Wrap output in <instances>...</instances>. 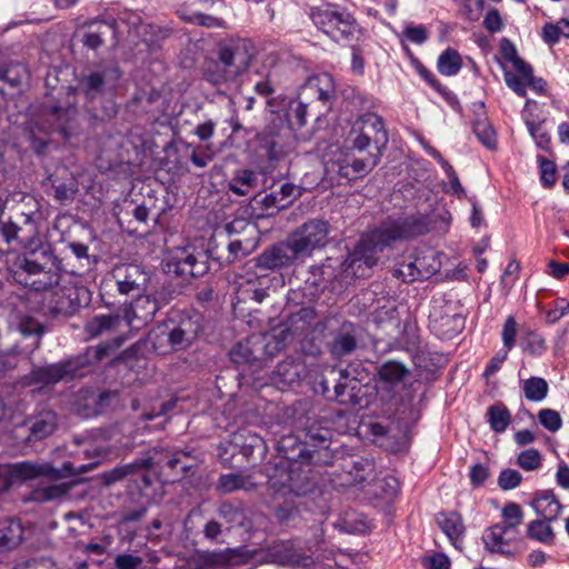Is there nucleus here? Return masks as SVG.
<instances>
[{
    "label": "nucleus",
    "mask_w": 569,
    "mask_h": 569,
    "mask_svg": "<svg viewBox=\"0 0 569 569\" xmlns=\"http://www.w3.org/2000/svg\"><path fill=\"white\" fill-rule=\"evenodd\" d=\"M121 77L122 71L117 64L107 66L101 71L84 76L79 81L78 89L69 88L66 101L44 104L39 118L31 122L30 134L33 149L41 153L47 146L44 138L36 136V128L43 133H58L66 141L79 136L82 131L83 119L76 106L78 90L82 91L87 99L92 100L103 92L106 86L113 88Z\"/></svg>",
    "instance_id": "f257e3e1"
},
{
    "label": "nucleus",
    "mask_w": 569,
    "mask_h": 569,
    "mask_svg": "<svg viewBox=\"0 0 569 569\" xmlns=\"http://www.w3.org/2000/svg\"><path fill=\"white\" fill-rule=\"evenodd\" d=\"M427 231V222L421 217L386 220L378 228L362 234L350 254L351 264L362 262L371 268L377 264L379 253L392 242L418 237Z\"/></svg>",
    "instance_id": "f03ea898"
},
{
    "label": "nucleus",
    "mask_w": 569,
    "mask_h": 569,
    "mask_svg": "<svg viewBox=\"0 0 569 569\" xmlns=\"http://www.w3.org/2000/svg\"><path fill=\"white\" fill-rule=\"evenodd\" d=\"M99 463L100 460L89 465H81L77 469L69 461L64 462L61 469L54 468L50 462L20 461L7 463L0 466V480L2 489L9 490L11 487L21 486L29 480L39 478L56 481L71 475L84 473L94 469Z\"/></svg>",
    "instance_id": "7ed1b4c3"
},
{
    "label": "nucleus",
    "mask_w": 569,
    "mask_h": 569,
    "mask_svg": "<svg viewBox=\"0 0 569 569\" xmlns=\"http://www.w3.org/2000/svg\"><path fill=\"white\" fill-rule=\"evenodd\" d=\"M108 353V346L100 345L83 356H77L64 361L56 362L44 367L34 368L23 378L26 386L46 387L60 381H69L74 378L84 377L89 372L90 357L94 360H102Z\"/></svg>",
    "instance_id": "20e7f679"
},
{
    "label": "nucleus",
    "mask_w": 569,
    "mask_h": 569,
    "mask_svg": "<svg viewBox=\"0 0 569 569\" xmlns=\"http://www.w3.org/2000/svg\"><path fill=\"white\" fill-rule=\"evenodd\" d=\"M60 261L46 251L29 253L16 272L18 281L36 291H51L62 281Z\"/></svg>",
    "instance_id": "39448f33"
},
{
    "label": "nucleus",
    "mask_w": 569,
    "mask_h": 569,
    "mask_svg": "<svg viewBox=\"0 0 569 569\" xmlns=\"http://www.w3.org/2000/svg\"><path fill=\"white\" fill-rule=\"evenodd\" d=\"M248 66L249 58L239 43H221L218 58L207 62L204 77L214 86L224 84L234 81Z\"/></svg>",
    "instance_id": "423d86ee"
},
{
    "label": "nucleus",
    "mask_w": 569,
    "mask_h": 569,
    "mask_svg": "<svg viewBox=\"0 0 569 569\" xmlns=\"http://www.w3.org/2000/svg\"><path fill=\"white\" fill-rule=\"evenodd\" d=\"M313 24L333 41H349L359 30V24L348 9L327 3L311 9Z\"/></svg>",
    "instance_id": "0eeeda50"
},
{
    "label": "nucleus",
    "mask_w": 569,
    "mask_h": 569,
    "mask_svg": "<svg viewBox=\"0 0 569 569\" xmlns=\"http://www.w3.org/2000/svg\"><path fill=\"white\" fill-rule=\"evenodd\" d=\"M351 149L359 152H380L386 148L389 137L382 117L367 112L357 118L348 137Z\"/></svg>",
    "instance_id": "6e6552de"
},
{
    "label": "nucleus",
    "mask_w": 569,
    "mask_h": 569,
    "mask_svg": "<svg viewBox=\"0 0 569 569\" xmlns=\"http://www.w3.org/2000/svg\"><path fill=\"white\" fill-rule=\"evenodd\" d=\"M441 262L438 252L431 248H418L402 257L396 264L392 276L403 282L427 280L439 272Z\"/></svg>",
    "instance_id": "1a4fd4ad"
},
{
    "label": "nucleus",
    "mask_w": 569,
    "mask_h": 569,
    "mask_svg": "<svg viewBox=\"0 0 569 569\" xmlns=\"http://www.w3.org/2000/svg\"><path fill=\"white\" fill-rule=\"evenodd\" d=\"M330 224L323 219H309L288 236L293 257H310L329 242Z\"/></svg>",
    "instance_id": "9d476101"
},
{
    "label": "nucleus",
    "mask_w": 569,
    "mask_h": 569,
    "mask_svg": "<svg viewBox=\"0 0 569 569\" xmlns=\"http://www.w3.org/2000/svg\"><path fill=\"white\" fill-rule=\"evenodd\" d=\"M91 293L84 286H78L71 281L59 282L49 292L48 306L53 313L72 315L79 308L88 306Z\"/></svg>",
    "instance_id": "9b49d317"
},
{
    "label": "nucleus",
    "mask_w": 569,
    "mask_h": 569,
    "mask_svg": "<svg viewBox=\"0 0 569 569\" xmlns=\"http://www.w3.org/2000/svg\"><path fill=\"white\" fill-rule=\"evenodd\" d=\"M465 319L455 311L452 303L442 298L433 299L429 312V327L441 339H451L463 329Z\"/></svg>",
    "instance_id": "f8f14e48"
},
{
    "label": "nucleus",
    "mask_w": 569,
    "mask_h": 569,
    "mask_svg": "<svg viewBox=\"0 0 569 569\" xmlns=\"http://www.w3.org/2000/svg\"><path fill=\"white\" fill-rule=\"evenodd\" d=\"M0 234L12 249L30 250L29 253L38 252L37 248L41 243L38 223L26 214L22 216L21 224L12 221L1 223Z\"/></svg>",
    "instance_id": "ddd939ff"
},
{
    "label": "nucleus",
    "mask_w": 569,
    "mask_h": 569,
    "mask_svg": "<svg viewBox=\"0 0 569 569\" xmlns=\"http://www.w3.org/2000/svg\"><path fill=\"white\" fill-rule=\"evenodd\" d=\"M292 132L286 119L279 113H272V118L260 133L262 147L270 160H279L290 149Z\"/></svg>",
    "instance_id": "4468645a"
},
{
    "label": "nucleus",
    "mask_w": 569,
    "mask_h": 569,
    "mask_svg": "<svg viewBox=\"0 0 569 569\" xmlns=\"http://www.w3.org/2000/svg\"><path fill=\"white\" fill-rule=\"evenodd\" d=\"M208 269L206 254L191 246L172 250L167 261L168 272L184 278L200 277Z\"/></svg>",
    "instance_id": "2eb2a0df"
},
{
    "label": "nucleus",
    "mask_w": 569,
    "mask_h": 569,
    "mask_svg": "<svg viewBox=\"0 0 569 569\" xmlns=\"http://www.w3.org/2000/svg\"><path fill=\"white\" fill-rule=\"evenodd\" d=\"M171 338V348L180 351L192 345L202 329L199 315L174 312L166 321Z\"/></svg>",
    "instance_id": "dca6fc26"
},
{
    "label": "nucleus",
    "mask_w": 569,
    "mask_h": 569,
    "mask_svg": "<svg viewBox=\"0 0 569 569\" xmlns=\"http://www.w3.org/2000/svg\"><path fill=\"white\" fill-rule=\"evenodd\" d=\"M148 281L146 272L138 264H122L112 270L111 278L104 280L102 288L113 283L121 295H130L140 291Z\"/></svg>",
    "instance_id": "f3484780"
},
{
    "label": "nucleus",
    "mask_w": 569,
    "mask_h": 569,
    "mask_svg": "<svg viewBox=\"0 0 569 569\" xmlns=\"http://www.w3.org/2000/svg\"><path fill=\"white\" fill-rule=\"evenodd\" d=\"M271 560L281 566L308 568L313 558L307 553L298 539L276 542L269 549Z\"/></svg>",
    "instance_id": "a211bd4d"
},
{
    "label": "nucleus",
    "mask_w": 569,
    "mask_h": 569,
    "mask_svg": "<svg viewBox=\"0 0 569 569\" xmlns=\"http://www.w3.org/2000/svg\"><path fill=\"white\" fill-rule=\"evenodd\" d=\"M160 309L159 302L150 296H138L123 309L122 319L131 329L139 330L153 320Z\"/></svg>",
    "instance_id": "6ab92c4d"
},
{
    "label": "nucleus",
    "mask_w": 569,
    "mask_h": 569,
    "mask_svg": "<svg viewBox=\"0 0 569 569\" xmlns=\"http://www.w3.org/2000/svg\"><path fill=\"white\" fill-rule=\"evenodd\" d=\"M358 347V330L355 323L345 321L331 333L327 349L331 358L340 360L355 352Z\"/></svg>",
    "instance_id": "aec40b11"
},
{
    "label": "nucleus",
    "mask_w": 569,
    "mask_h": 569,
    "mask_svg": "<svg viewBox=\"0 0 569 569\" xmlns=\"http://www.w3.org/2000/svg\"><path fill=\"white\" fill-rule=\"evenodd\" d=\"M307 375L308 369L301 356L288 357L277 365L271 381L278 389L283 390L298 383Z\"/></svg>",
    "instance_id": "412c9836"
},
{
    "label": "nucleus",
    "mask_w": 569,
    "mask_h": 569,
    "mask_svg": "<svg viewBox=\"0 0 569 569\" xmlns=\"http://www.w3.org/2000/svg\"><path fill=\"white\" fill-rule=\"evenodd\" d=\"M380 158V152H372L361 158L348 153L337 160V172L342 178L355 180L372 171Z\"/></svg>",
    "instance_id": "4be33fe9"
},
{
    "label": "nucleus",
    "mask_w": 569,
    "mask_h": 569,
    "mask_svg": "<svg viewBox=\"0 0 569 569\" xmlns=\"http://www.w3.org/2000/svg\"><path fill=\"white\" fill-rule=\"evenodd\" d=\"M107 39H113L117 41L116 20H96L87 23L83 30L81 42L88 49L97 50L106 43Z\"/></svg>",
    "instance_id": "5701e85b"
},
{
    "label": "nucleus",
    "mask_w": 569,
    "mask_h": 569,
    "mask_svg": "<svg viewBox=\"0 0 569 569\" xmlns=\"http://www.w3.org/2000/svg\"><path fill=\"white\" fill-rule=\"evenodd\" d=\"M335 93L332 77L329 73H320L308 78L300 92V99L317 98L326 104L335 98Z\"/></svg>",
    "instance_id": "b1692460"
},
{
    "label": "nucleus",
    "mask_w": 569,
    "mask_h": 569,
    "mask_svg": "<svg viewBox=\"0 0 569 569\" xmlns=\"http://www.w3.org/2000/svg\"><path fill=\"white\" fill-rule=\"evenodd\" d=\"M517 538V535L498 523L487 528L482 533L485 548L492 553L509 555L510 547Z\"/></svg>",
    "instance_id": "393cba45"
},
{
    "label": "nucleus",
    "mask_w": 569,
    "mask_h": 569,
    "mask_svg": "<svg viewBox=\"0 0 569 569\" xmlns=\"http://www.w3.org/2000/svg\"><path fill=\"white\" fill-rule=\"evenodd\" d=\"M293 253L290 252L288 239L283 243L274 244L260 253L256 258V264L262 270H274L289 266L295 259Z\"/></svg>",
    "instance_id": "a878e982"
},
{
    "label": "nucleus",
    "mask_w": 569,
    "mask_h": 569,
    "mask_svg": "<svg viewBox=\"0 0 569 569\" xmlns=\"http://www.w3.org/2000/svg\"><path fill=\"white\" fill-rule=\"evenodd\" d=\"M120 21L128 27V33L129 37L132 38V41L134 38H138L144 42L147 47H151L156 43L160 29L153 24L143 22L138 13L126 12L123 17L120 18Z\"/></svg>",
    "instance_id": "bb28decb"
},
{
    "label": "nucleus",
    "mask_w": 569,
    "mask_h": 569,
    "mask_svg": "<svg viewBox=\"0 0 569 569\" xmlns=\"http://www.w3.org/2000/svg\"><path fill=\"white\" fill-rule=\"evenodd\" d=\"M120 21L128 27V33L129 37L132 38V41L134 38H138L144 42L147 47H151L156 43L160 29L153 24L143 22L138 13L126 12L123 17L120 18Z\"/></svg>",
    "instance_id": "cd10ccee"
},
{
    "label": "nucleus",
    "mask_w": 569,
    "mask_h": 569,
    "mask_svg": "<svg viewBox=\"0 0 569 569\" xmlns=\"http://www.w3.org/2000/svg\"><path fill=\"white\" fill-rule=\"evenodd\" d=\"M436 521L452 546L461 549L466 533L461 515L456 511H441L437 513Z\"/></svg>",
    "instance_id": "c85d7f7f"
},
{
    "label": "nucleus",
    "mask_w": 569,
    "mask_h": 569,
    "mask_svg": "<svg viewBox=\"0 0 569 569\" xmlns=\"http://www.w3.org/2000/svg\"><path fill=\"white\" fill-rule=\"evenodd\" d=\"M28 68L20 62L9 63L0 71V93L12 96L29 79Z\"/></svg>",
    "instance_id": "c756f323"
},
{
    "label": "nucleus",
    "mask_w": 569,
    "mask_h": 569,
    "mask_svg": "<svg viewBox=\"0 0 569 569\" xmlns=\"http://www.w3.org/2000/svg\"><path fill=\"white\" fill-rule=\"evenodd\" d=\"M268 489L274 495L286 496L291 491V468L290 461H280L267 471Z\"/></svg>",
    "instance_id": "7c9ffc66"
},
{
    "label": "nucleus",
    "mask_w": 569,
    "mask_h": 569,
    "mask_svg": "<svg viewBox=\"0 0 569 569\" xmlns=\"http://www.w3.org/2000/svg\"><path fill=\"white\" fill-rule=\"evenodd\" d=\"M292 477L291 491L296 496H305L315 487L313 477L311 475V463L305 461H290Z\"/></svg>",
    "instance_id": "2f4dec72"
},
{
    "label": "nucleus",
    "mask_w": 569,
    "mask_h": 569,
    "mask_svg": "<svg viewBox=\"0 0 569 569\" xmlns=\"http://www.w3.org/2000/svg\"><path fill=\"white\" fill-rule=\"evenodd\" d=\"M532 508L546 521H552L558 518L562 506L552 490H540L535 493L531 502Z\"/></svg>",
    "instance_id": "473e14b6"
},
{
    "label": "nucleus",
    "mask_w": 569,
    "mask_h": 569,
    "mask_svg": "<svg viewBox=\"0 0 569 569\" xmlns=\"http://www.w3.org/2000/svg\"><path fill=\"white\" fill-rule=\"evenodd\" d=\"M112 393L110 391L96 392L92 390H86L82 393L81 399L84 405L79 403L78 411L83 418H91L102 413L109 406Z\"/></svg>",
    "instance_id": "72a5a7b5"
},
{
    "label": "nucleus",
    "mask_w": 569,
    "mask_h": 569,
    "mask_svg": "<svg viewBox=\"0 0 569 569\" xmlns=\"http://www.w3.org/2000/svg\"><path fill=\"white\" fill-rule=\"evenodd\" d=\"M177 13L179 17L188 23L204 27L208 29H226L227 22L219 17L202 13L198 11L190 10L189 8L182 6L178 9Z\"/></svg>",
    "instance_id": "f704fd0d"
},
{
    "label": "nucleus",
    "mask_w": 569,
    "mask_h": 569,
    "mask_svg": "<svg viewBox=\"0 0 569 569\" xmlns=\"http://www.w3.org/2000/svg\"><path fill=\"white\" fill-rule=\"evenodd\" d=\"M23 538L21 522L13 518L0 521V548L13 549L20 545Z\"/></svg>",
    "instance_id": "c9c22d12"
},
{
    "label": "nucleus",
    "mask_w": 569,
    "mask_h": 569,
    "mask_svg": "<svg viewBox=\"0 0 569 569\" xmlns=\"http://www.w3.org/2000/svg\"><path fill=\"white\" fill-rule=\"evenodd\" d=\"M486 420L495 433H502L508 429L512 417L510 410L503 402H496L488 407Z\"/></svg>",
    "instance_id": "e433bc0d"
},
{
    "label": "nucleus",
    "mask_w": 569,
    "mask_h": 569,
    "mask_svg": "<svg viewBox=\"0 0 569 569\" xmlns=\"http://www.w3.org/2000/svg\"><path fill=\"white\" fill-rule=\"evenodd\" d=\"M231 443L239 448L240 453L246 458L251 457L254 449L264 447L263 439L246 428L240 429L232 435Z\"/></svg>",
    "instance_id": "4c0bfd02"
},
{
    "label": "nucleus",
    "mask_w": 569,
    "mask_h": 569,
    "mask_svg": "<svg viewBox=\"0 0 569 569\" xmlns=\"http://www.w3.org/2000/svg\"><path fill=\"white\" fill-rule=\"evenodd\" d=\"M348 473L351 477L350 485L360 487L362 490H366L369 483H372V478H376L373 462L362 458L353 461Z\"/></svg>",
    "instance_id": "58836bf2"
},
{
    "label": "nucleus",
    "mask_w": 569,
    "mask_h": 569,
    "mask_svg": "<svg viewBox=\"0 0 569 569\" xmlns=\"http://www.w3.org/2000/svg\"><path fill=\"white\" fill-rule=\"evenodd\" d=\"M413 66L418 74L426 81L428 86H430L433 90H436L448 103L451 106L458 103L456 94L450 91L446 86H443L435 76V73L429 70L422 62L415 59Z\"/></svg>",
    "instance_id": "ea45409f"
},
{
    "label": "nucleus",
    "mask_w": 569,
    "mask_h": 569,
    "mask_svg": "<svg viewBox=\"0 0 569 569\" xmlns=\"http://www.w3.org/2000/svg\"><path fill=\"white\" fill-rule=\"evenodd\" d=\"M462 57L458 50L447 48L443 50L437 60L438 71L446 77H453L458 74L462 68Z\"/></svg>",
    "instance_id": "a19ab883"
},
{
    "label": "nucleus",
    "mask_w": 569,
    "mask_h": 569,
    "mask_svg": "<svg viewBox=\"0 0 569 569\" xmlns=\"http://www.w3.org/2000/svg\"><path fill=\"white\" fill-rule=\"evenodd\" d=\"M409 375V369L396 360L383 362L378 370L380 380L392 386L402 382Z\"/></svg>",
    "instance_id": "79ce46f5"
},
{
    "label": "nucleus",
    "mask_w": 569,
    "mask_h": 569,
    "mask_svg": "<svg viewBox=\"0 0 569 569\" xmlns=\"http://www.w3.org/2000/svg\"><path fill=\"white\" fill-rule=\"evenodd\" d=\"M521 390L527 400L541 402L548 396L549 385L541 377H530L521 381Z\"/></svg>",
    "instance_id": "37998d69"
},
{
    "label": "nucleus",
    "mask_w": 569,
    "mask_h": 569,
    "mask_svg": "<svg viewBox=\"0 0 569 569\" xmlns=\"http://www.w3.org/2000/svg\"><path fill=\"white\" fill-rule=\"evenodd\" d=\"M367 492L375 498L391 500L393 499L399 489L398 481L392 477L372 478V483H369Z\"/></svg>",
    "instance_id": "c03bdc74"
},
{
    "label": "nucleus",
    "mask_w": 569,
    "mask_h": 569,
    "mask_svg": "<svg viewBox=\"0 0 569 569\" xmlns=\"http://www.w3.org/2000/svg\"><path fill=\"white\" fill-rule=\"evenodd\" d=\"M122 318L119 315H100L93 317L86 325V331L90 337H98L119 327Z\"/></svg>",
    "instance_id": "a18cd8bd"
},
{
    "label": "nucleus",
    "mask_w": 569,
    "mask_h": 569,
    "mask_svg": "<svg viewBox=\"0 0 569 569\" xmlns=\"http://www.w3.org/2000/svg\"><path fill=\"white\" fill-rule=\"evenodd\" d=\"M473 132L478 140L489 150L497 149V133L486 117L478 118L472 124Z\"/></svg>",
    "instance_id": "49530a36"
},
{
    "label": "nucleus",
    "mask_w": 569,
    "mask_h": 569,
    "mask_svg": "<svg viewBox=\"0 0 569 569\" xmlns=\"http://www.w3.org/2000/svg\"><path fill=\"white\" fill-rule=\"evenodd\" d=\"M56 427L57 416L51 411H47L36 418L30 427V432L33 439L40 440L50 436L56 430Z\"/></svg>",
    "instance_id": "de8ad7c7"
},
{
    "label": "nucleus",
    "mask_w": 569,
    "mask_h": 569,
    "mask_svg": "<svg viewBox=\"0 0 569 569\" xmlns=\"http://www.w3.org/2000/svg\"><path fill=\"white\" fill-rule=\"evenodd\" d=\"M148 341L152 349L159 355H166L174 351L171 348V338L166 321L152 329L148 336Z\"/></svg>",
    "instance_id": "09e8293b"
},
{
    "label": "nucleus",
    "mask_w": 569,
    "mask_h": 569,
    "mask_svg": "<svg viewBox=\"0 0 569 569\" xmlns=\"http://www.w3.org/2000/svg\"><path fill=\"white\" fill-rule=\"evenodd\" d=\"M149 467H151L150 459H140L131 463L116 467L110 472L106 473L104 479L107 483H113L139 470L148 469Z\"/></svg>",
    "instance_id": "8fccbe9b"
},
{
    "label": "nucleus",
    "mask_w": 569,
    "mask_h": 569,
    "mask_svg": "<svg viewBox=\"0 0 569 569\" xmlns=\"http://www.w3.org/2000/svg\"><path fill=\"white\" fill-rule=\"evenodd\" d=\"M501 517L502 521L499 525H502L518 536L519 527L523 521V511L521 507L516 502H509L502 508Z\"/></svg>",
    "instance_id": "3c124183"
},
{
    "label": "nucleus",
    "mask_w": 569,
    "mask_h": 569,
    "mask_svg": "<svg viewBox=\"0 0 569 569\" xmlns=\"http://www.w3.org/2000/svg\"><path fill=\"white\" fill-rule=\"evenodd\" d=\"M197 458L191 455V451L179 450L168 459L167 466L171 470L179 471L181 476H188L197 466Z\"/></svg>",
    "instance_id": "603ef678"
},
{
    "label": "nucleus",
    "mask_w": 569,
    "mask_h": 569,
    "mask_svg": "<svg viewBox=\"0 0 569 569\" xmlns=\"http://www.w3.org/2000/svg\"><path fill=\"white\" fill-rule=\"evenodd\" d=\"M69 487L64 483L60 485H51L42 488H37L31 491L30 500L44 503L49 501H53L57 499H61L67 496Z\"/></svg>",
    "instance_id": "864d4df0"
},
{
    "label": "nucleus",
    "mask_w": 569,
    "mask_h": 569,
    "mask_svg": "<svg viewBox=\"0 0 569 569\" xmlns=\"http://www.w3.org/2000/svg\"><path fill=\"white\" fill-rule=\"evenodd\" d=\"M252 486L250 479L241 473L221 475L218 489L223 493H230L239 489L249 490Z\"/></svg>",
    "instance_id": "5fc2aeb1"
},
{
    "label": "nucleus",
    "mask_w": 569,
    "mask_h": 569,
    "mask_svg": "<svg viewBox=\"0 0 569 569\" xmlns=\"http://www.w3.org/2000/svg\"><path fill=\"white\" fill-rule=\"evenodd\" d=\"M259 268L258 264H256V258L252 260H249L244 266L240 268L239 271H237L232 278V282L234 286H247L252 284L253 282H262V280L266 278V274H258L256 272V269Z\"/></svg>",
    "instance_id": "6e6d98bb"
},
{
    "label": "nucleus",
    "mask_w": 569,
    "mask_h": 569,
    "mask_svg": "<svg viewBox=\"0 0 569 569\" xmlns=\"http://www.w3.org/2000/svg\"><path fill=\"white\" fill-rule=\"evenodd\" d=\"M289 330L282 329L279 332L269 333L263 337V351L269 358L274 357L287 346Z\"/></svg>",
    "instance_id": "4d7b16f0"
},
{
    "label": "nucleus",
    "mask_w": 569,
    "mask_h": 569,
    "mask_svg": "<svg viewBox=\"0 0 569 569\" xmlns=\"http://www.w3.org/2000/svg\"><path fill=\"white\" fill-rule=\"evenodd\" d=\"M525 123L530 136L535 140L536 146L546 152H551V137L549 132L543 128L542 122H535L532 120L526 119Z\"/></svg>",
    "instance_id": "13d9d810"
},
{
    "label": "nucleus",
    "mask_w": 569,
    "mask_h": 569,
    "mask_svg": "<svg viewBox=\"0 0 569 569\" xmlns=\"http://www.w3.org/2000/svg\"><path fill=\"white\" fill-rule=\"evenodd\" d=\"M236 298L238 302H246L247 300H253L256 302H262L267 297V291L262 286V282H253L252 284L234 286Z\"/></svg>",
    "instance_id": "bf43d9fd"
},
{
    "label": "nucleus",
    "mask_w": 569,
    "mask_h": 569,
    "mask_svg": "<svg viewBox=\"0 0 569 569\" xmlns=\"http://www.w3.org/2000/svg\"><path fill=\"white\" fill-rule=\"evenodd\" d=\"M548 522L545 519L531 521L528 525V537L543 543H552L553 531Z\"/></svg>",
    "instance_id": "052dcab7"
},
{
    "label": "nucleus",
    "mask_w": 569,
    "mask_h": 569,
    "mask_svg": "<svg viewBox=\"0 0 569 569\" xmlns=\"http://www.w3.org/2000/svg\"><path fill=\"white\" fill-rule=\"evenodd\" d=\"M256 181V173L251 170L240 171L229 184L230 190L238 196H246L249 193Z\"/></svg>",
    "instance_id": "680f3d73"
},
{
    "label": "nucleus",
    "mask_w": 569,
    "mask_h": 569,
    "mask_svg": "<svg viewBox=\"0 0 569 569\" xmlns=\"http://www.w3.org/2000/svg\"><path fill=\"white\" fill-rule=\"evenodd\" d=\"M219 516L231 527L242 526L246 518L242 507L232 502H222L219 507Z\"/></svg>",
    "instance_id": "e2e57ef3"
},
{
    "label": "nucleus",
    "mask_w": 569,
    "mask_h": 569,
    "mask_svg": "<svg viewBox=\"0 0 569 569\" xmlns=\"http://www.w3.org/2000/svg\"><path fill=\"white\" fill-rule=\"evenodd\" d=\"M542 455L537 449H527L517 457V465L525 471H537L542 466Z\"/></svg>",
    "instance_id": "0e129e2a"
},
{
    "label": "nucleus",
    "mask_w": 569,
    "mask_h": 569,
    "mask_svg": "<svg viewBox=\"0 0 569 569\" xmlns=\"http://www.w3.org/2000/svg\"><path fill=\"white\" fill-rule=\"evenodd\" d=\"M501 49L505 59L512 63L518 73L530 74V64L518 56L516 47L509 40L502 41Z\"/></svg>",
    "instance_id": "69168bd1"
},
{
    "label": "nucleus",
    "mask_w": 569,
    "mask_h": 569,
    "mask_svg": "<svg viewBox=\"0 0 569 569\" xmlns=\"http://www.w3.org/2000/svg\"><path fill=\"white\" fill-rule=\"evenodd\" d=\"M537 161L539 163V169H540L541 184L547 189L552 188L556 183V173H557L556 163L551 160H548L543 156H538Z\"/></svg>",
    "instance_id": "338daca9"
},
{
    "label": "nucleus",
    "mask_w": 569,
    "mask_h": 569,
    "mask_svg": "<svg viewBox=\"0 0 569 569\" xmlns=\"http://www.w3.org/2000/svg\"><path fill=\"white\" fill-rule=\"evenodd\" d=\"M539 423L550 432H557L562 427V419L558 411L549 408L539 410L538 415Z\"/></svg>",
    "instance_id": "774afa93"
}]
</instances>
